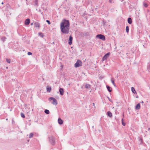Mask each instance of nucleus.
I'll list each match as a JSON object with an SVG mask.
<instances>
[{"label":"nucleus","instance_id":"1","mask_svg":"<svg viewBox=\"0 0 150 150\" xmlns=\"http://www.w3.org/2000/svg\"><path fill=\"white\" fill-rule=\"evenodd\" d=\"M70 23L69 21L63 19L60 23V28L61 32L63 34H67L69 33Z\"/></svg>","mask_w":150,"mask_h":150},{"label":"nucleus","instance_id":"2","mask_svg":"<svg viewBox=\"0 0 150 150\" xmlns=\"http://www.w3.org/2000/svg\"><path fill=\"white\" fill-rule=\"evenodd\" d=\"M49 100L50 101L51 100H53V102L52 103L55 105H57V102L56 99L54 97H50L49 98Z\"/></svg>","mask_w":150,"mask_h":150},{"label":"nucleus","instance_id":"3","mask_svg":"<svg viewBox=\"0 0 150 150\" xmlns=\"http://www.w3.org/2000/svg\"><path fill=\"white\" fill-rule=\"evenodd\" d=\"M49 141L51 144L53 145L55 144L54 138L53 136L50 137H48Z\"/></svg>","mask_w":150,"mask_h":150},{"label":"nucleus","instance_id":"4","mask_svg":"<svg viewBox=\"0 0 150 150\" xmlns=\"http://www.w3.org/2000/svg\"><path fill=\"white\" fill-rule=\"evenodd\" d=\"M96 37L103 41H104L105 40V36L102 34H98L96 35Z\"/></svg>","mask_w":150,"mask_h":150},{"label":"nucleus","instance_id":"5","mask_svg":"<svg viewBox=\"0 0 150 150\" xmlns=\"http://www.w3.org/2000/svg\"><path fill=\"white\" fill-rule=\"evenodd\" d=\"M82 61L79 59H78L76 63V68L82 66Z\"/></svg>","mask_w":150,"mask_h":150},{"label":"nucleus","instance_id":"6","mask_svg":"<svg viewBox=\"0 0 150 150\" xmlns=\"http://www.w3.org/2000/svg\"><path fill=\"white\" fill-rule=\"evenodd\" d=\"M110 54V53L108 52L103 57L102 61H103L106 60Z\"/></svg>","mask_w":150,"mask_h":150},{"label":"nucleus","instance_id":"7","mask_svg":"<svg viewBox=\"0 0 150 150\" xmlns=\"http://www.w3.org/2000/svg\"><path fill=\"white\" fill-rule=\"evenodd\" d=\"M73 38L71 36H69L68 40V44L69 45H71L72 44V43Z\"/></svg>","mask_w":150,"mask_h":150},{"label":"nucleus","instance_id":"8","mask_svg":"<svg viewBox=\"0 0 150 150\" xmlns=\"http://www.w3.org/2000/svg\"><path fill=\"white\" fill-rule=\"evenodd\" d=\"M30 22V20L29 18H28L25 20V24L26 25H28Z\"/></svg>","mask_w":150,"mask_h":150},{"label":"nucleus","instance_id":"9","mask_svg":"<svg viewBox=\"0 0 150 150\" xmlns=\"http://www.w3.org/2000/svg\"><path fill=\"white\" fill-rule=\"evenodd\" d=\"M59 91L60 93V94L61 96L64 94V89L62 88H59Z\"/></svg>","mask_w":150,"mask_h":150},{"label":"nucleus","instance_id":"10","mask_svg":"<svg viewBox=\"0 0 150 150\" xmlns=\"http://www.w3.org/2000/svg\"><path fill=\"white\" fill-rule=\"evenodd\" d=\"M34 25L35 27H38L39 29L40 28V25L39 23L37 22H35L34 23Z\"/></svg>","mask_w":150,"mask_h":150},{"label":"nucleus","instance_id":"11","mask_svg":"<svg viewBox=\"0 0 150 150\" xmlns=\"http://www.w3.org/2000/svg\"><path fill=\"white\" fill-rule=\"evenodd\" d=\"M58 123L60 125H61L63 123V120H62L60 118H59L58 120Z\"/></svg>","mask_w":150,"mask_h":150},{"label":"nucleus","instance_id":"12","mask_svg":"<svg viewBox=\"0 0 150 150\" xmlns=\"http://www.w3.org/2000/svg\"><path fill=\"white\" fill-rule=\"evenodd\" d=\"M140 108V105L139 103L137 104L135 106V109L136 110H139Z\"/></svg>","mask_w":150,"mask_h":150},{"label":"nucleus","instance_id":"13","mask_svg":"<svg viewBox=\"0 0 150 150\" xmlns=\"http://www.w3.org/2000/svg\"><path fill=\"white\" fill-rule=\"evenodd\" d=\"M106 87L108 90L109 92H110L112 91V88L110 86L108 85H106Z\"/></svg>","mask_w":150,"mask_h":150},{"label":"nucleus","instance_id":"14","mask_svg":"<svg viewBox=\"0 0 150 150\" xmlns=\"http://www.w3.org/2000/svg\"><path fill=\"white\" fill-rule=\"evenodd\" d=\"M47 91L49 93H50L51 92V88L50 86H47Z\"/></svg>","mask_w":150,"mask_h":150},{"label":"nucleus","instance_id":"15","mask_svg":"<svg viewBox=\"0 0 150 150\" xmlns=\"http://www.w3.org/2000/svg\"><path fill=\"white\" fill-rule=\"evenodd\" d=\"M128 23L130 24H131L132 23V19L131 18H129L127 19Z\"/></svg>","mask_w":150,"mask_h":150},{"label":"nucleus","instance_id":"16","mask_svg":"<svg viewBox=\"0 0 150 150\" xmlns=\"http://www.w3.org/2000/svg\"><path fill=\"white\" fill-rule=\"evenodd\" d=\"M107 115L110 117H112V113L110 111H108L107 112Z\"/></svg>","mask_w":150,"mask_h":150},{"label":"nucleus","instance_id":"17","mask_svg":"<svg viewBox=\"0 0 150 150\" xmlns=\"http://www.w3.org/2000/svg\"><path fill=\"white\" fill-rule=\"evenodd\" d=\"M131 90H132V92L133 93H134V94L137 93L136 92L134 88L133 87H132L131 88Z\"/></svg>","mask_w":150,"mask_h":150},{"label":"nucleus","instance_id":"18","mask_svg":"<svg viewBox=\"0 0 150 150\" xmlns=\"http://www.w3.org/2000/svg\"><path fill=\"white\" fill-rule=\"evenodd\" d=\"M34 3V5L35 6H36L37 7H38V0H35Z\"/></svg>","mask_w":150,"mask_h":150},{"label":"nucleus","instance_id":"19","mask_svg":"<svg viewBox=\"0 0 150 150\" xmlns=\"http://www.w3.org/2000/svg\"><path fill=\"white\" fill-rule=\"evenodd\" d=\"M85 88L87 89L90 88L91 85L89 84H86L85 86Z\"/></svg>","mask_w":150,"mask_h":150},{"label":"nucleus","instance_id":"20","mask_svg":"<svg viewBox=\"0 0 150 150\" xmlns=\"http://www.w3.org/2000/svg\"><path fill=\"white\" fill-rule=\"evenodd\" d=\"M38 34L39 36H40L42 38H43L44 36L43 34L41 32H39Z\"/></svg>","mask_w":150,"mask_h":150},{"label":"nucleus","instance_id":"21","mask_svg":"<svg viewBox=\"0 0 150 150\" xmlns=\"http://www.w3.org/2000/svg\"><path fill=\"white\" fill-rule=\"evenodd\" d=\"M47 114H49L50 113V111L49 110L45 109L44 111Z\"/></svg>","mask_w":150,"mask_h":150},{"label":"nucleus","instance_id":"22","mask_svg":"<svg viewBox=\"0 0 150 150\" xmlns=\"http://www.w3.org/2000/svg\"><path fill=\"white\" fill-rule=\"evenodd\" d=\"M129 26H127L126 27V32L127 33H128L129 32Z\"/></svg>","mask_w":150,"mask_h":150},{"label":"nucleus","instance_id":"23","mask_svg":"<svg viewBox=\"0 0 150 150\" xmlns=\"http://www.w3.org/2000/svg\"><path fill=\"white\" fill-rule=\"evenodd\" d=\"M143 6L145 7H147L148 6V4L146 2H144L143 3Z\"/></svg>","mask_w":150,"mask_h":150},{"label":"nucleus","instance_id":"24","mask_svg":"<svg viewBox=\"0 0 150 150\" xmlns=\"http://www.w3.org/2000/svg\"><path fill=\"white\" fill-rule=\"evenodd\" d=\"M83 35L86 36H88L89 35V33L88 32L85 33L83 34Z\"/></svg>","mask_w":150,"mask_h":150},{"label":"nucleus","instance_id":"25","mask_svg":"<svg viewBox=\"0 0 150 150\" xmlns=\"http://www.w3.org/2000/svg\"><path fill=\"white\" fill-rule=\"evenodd\" d=\"M6 38L5 36H3L1 38V40L3 41H4L6 39Z\"/></svg>","mask_w":150,"mask_h":150},{"label":"nucleus","instance_id":"26","mask_svg":"<svg viewBox=\"0 0 150 150\" xmlns=\"http://www.w3.org/2000/svg\"><path fill=\"white\" fill-rule=\"evenodd\" d=\"M33 134L32 133H30L29 135V138H31L33 137Z\"/></svg>","mask_w":150,"mask_h":150},{"label":"nucleus","instance_id":"27","mask_svg":"<svg viewBox=\"0 0 150 150\" xmlns=\"http://www.w3.org/2000/svg\"><path fill=\"white\" fill-rule=\"evenodd\" d=\"M21 116L23 118H25V116L24 114L22 112H21Z\"/></svg>","mask_w":150,"mask_h":150},{"label":"nucleus","instance_id":"28","mask_svg":"<svg viewBox=\"0 0 150 150\" xmlns=\"http://www.w3.org/2000/svg\"><path fill=\"white\" fill-rule=\"evenodd\" d=\"M122 125L123 126H125V125L126 124L124 122V120H123V118H122Z\"/></svg>","mask_w":150,"mask_h":150},{"label":"nucleus","instance_id":"29","mask_svg":"<svg viewBox=\"0 0 150 150\" xmlns=\"http://www.w3.org/2000/svg\"><path fill=\"white\" fill-rule=\"evenodd\" d=\"M6 61L8 63H10L11 62V60L9 59H6Z\"/></svg>","mask_w":150,"mask_h":150},{"label":"nucleus","instance_id":"30","mask_svg":"<svg viewBox=\"0 0 150 150\" xmlns=\"http://www.w3.org/2000/svg\"><path fill=\"white\" fill-rule=\"evenodd\" d=\"M139 141L140 142V144H141L143 143V139L142 138H140Z\"/></svg>","mask_w":150,"mask_h":150},{"label":"nucleus","instance_id":"31","mask_svg":"<svg viewBox=\"0 0 150 150\" xmlns=\"http://www.w3.org/2000/svg\"><path fill=\"white\" fill-rule=\"evenodd\" d=\"M147 69L150 72V64H149L148 66L147 67Z\"/></svg>","mask_w":150,"mask_h":150},{"label":"nucleus","instance_id":"32","mask_svg":"<svg viewBox=\"0 0 150 150\" xmlns=\"http://www.w3.org/2000/svg\"><path fill=\"white\" fill-rule=\"evenodd\" d=\"M28 55H30L32 54V53L30 52H28Z\"/></svg>","mask_w":150,"mask_h":150},{"label":"nucleus","instance_id":"33","mask_svg":"<svg viewBox=\"0 0 150 150\" xmlns=\"http://www.w3.org/2000/svg\"><path fill=\"white\" fill-rule=\"evenodd\" d=\"M46 22H47V23H48V24H49V25H50L51 24V23L50 22V21L48 20H47L46 21Z\"/></svg>","mask_w":150,"mask_h":150},{"label":"nucleus","instance_id":"34","mask_svg":"<svg viewBox=\"0 0 150 150\" xmlns=\"http://www.w3.org/2000/svg\"><path fill=\"white\" fill-rule=\"evenodd\" d=\"M12 124H15L14 121L13 119L12 120Z\"/></svg>","mask_w":150,"mask_h":150},{"label":"nucleus","instance_id":"35","mask_svg":"<svg viewBox=\"0 0 150 150\" xmlns=\"http://www.w3.org/2000/svg\"><path fill=\"white\" fill-rule=\"evenodd\" d=\"M111 81L112 83V84H114V80H113L112 78L111 79Z\"/></svg>","mask_w":150,"mask_h":150},{"label":"nucleus","instance_id":"36","mask_svg":"<svg viewBox=\"0 0 150 150\" xmlns=\"http://www.w3.org/2000/svg\"><path fill=\"white\" fill-rule=\"evenodd\" d=\"M112 0H109V2L110 3H112Z\"/></svg>","mask_w":150,"mask_h":150},{"label":"nucleus","instance_id":"37","mask_svg":"<svg viewBox=\"0 0 150 150\" xmlns=\"http://www.w3.org/2000/svg\"><path fill=\"white\" fill-rule=\"evenodd\" d=\"M113 84L114 85V86H116V85L115 83H114V84Z\"/></svg>","mask_w":150,"mask_h":150},{"label":"nucleus","instance_id":"38","mask_svg":"<svg viewBox=\"0 0 150 150\" xmlns=\"http://www.w3.org/2000/svg\"><path fill=\"white\" fill-rule=\"evenodd\" d=\"M30 25H33V23H31Z\"/></svg>","mask_w":150,"mask_h":150},{"label":"nucleus","instance_id":"39","mask_svg":"<svg viewBox=\"0 0 150 150\" xmlns=\"http://www.w3.org/2000/svg\"><path fill=\"white\" fill-rule=\"evenodd\" d=\"M108 99L110 101H111L110 100V99L109 98H108Z\"/></svg>","mask_w":150,"mask_h":150},{"label":"nucleus","instance_id":"40","mask_svg":"<svg viewBox=\"0 0 150 150\" xmlns=\"http://www.w3.org/2000/svg\"><path fill=\"white\" fill-rule=\"evenodd\" d=\"M140 103H144V102L143 101H142Z\"/></svg>","mask_w":150,"mask_h":150},{"label":"nucleus","instance_id":"41","mask_svg":"<svg viewBox=\"0 0 150 150\" xmlns=\"http://www.w3.org/2000/svg\"><path fill=\"white\" fill-rule=\"evenodd\" d=\"M39 11L40 12H41V10H40V9H39Z\"/></svg>","mask_w":150,"mask_h":150},{"label":"nucleus","instance_id":"42","mask_svg":"<svg viewBox=\"0 0 150 150\" xmlns=\"http://www.w3.org/2000/svg\"><path fill=\"white\" fill-rule=\"evenodd\" d=\"M41 14H42V15H43V12H41Z\"/></svg>","mask_w":150,"mask_h":150},{"label":"nucleus","instance_id":"43","mask_svg":"<svg viewBox=\"0 0 150 150\" xmlns=\"http://www.w3.org/2000/svg\"><path fill=\"white\" fill-rule=\"evenodd\" d=\"M93 106H94V105H95V103H93Z\"/></svg>","mask_w":150,"mask_h":150},{"label":"nucleus","instance_id":"44","mask_svg":"<svg viewBox=\"0 0 150 150\" xmlns=\"http://www.w3.org/2000/svg\"><path fill=\"white\" fill-rule=\"evenodd\" d=\"M1 4H4V2H2L1 3Z\"/></svg>","mask_w":150,"mask_h":150},{"label":"nucleus","instance_id":"45","mask_svg":"<svg viewBox=\"0 0 150 150\" xmlns=\"http://www.w3.org/2000/svg\"><path fill=\"white\" fill-rule=\"evenodd\" d=\"M30 125V123L29 124V125Z\"/></svg>","mask_w":150,"mask_h":150},{"label":"nucleus","instance_id":"46","mask_svg":"<svg viewBox=\"0 0 150 150\" xmlns=\"http://www.w3.org/2000/svg\"><path fill=\"white\" fill-rule=\"evenodd\" d=\"M150 129V128H149L148 129V130H149Z\"/></svg>","mask_w":150,"mask_h":150},{"label":"nucleus","instance_id":"47","mask_svg":"<svg viewBox=\"0 0 150 150\" xmlns=\"http://www.w3.org/2000/svg\"><path fill=\"white\" fill-rule=\"evenodd\" d=\"M74 66L75 67V64H74Z\"/></svg>","mask_w":150,"mask_h":150},{"label":"nucleus","instance_id":"48","mask_svg":"<svg viewBox=\"0 0 150 150\" xmlns=\"http://www.w3.org/2000/svg\"><path fill=\"white\" fill-rule=\"evenodd\" d=\"M118 76H117V78L118 77Z\"/></svg>","mask_w":150,"mask_h":150}]
</instances>
